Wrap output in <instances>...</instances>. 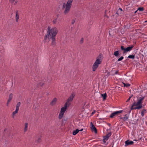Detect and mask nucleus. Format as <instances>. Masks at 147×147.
Instances as JSON below:
<instances>
[{
    "mask_svg": "<svg viewBox=\"0 0 147 147\" xmlns=\"http://www.w3.org/2000/svg\"><path fill=\"white\" fill-rule=\"evenodd\" d=\"M47 29V34L45 35L43 41L45 43L47 38L49 39H51V45L54 47L56 44L55 37L58 33L57 29L56 27L51 28V26H49Z\"/></svg>",
    "mask_w": 147,
    "mask_h": 147,
    "instance_id": "nucleus-1",
    "label": "nucleus"
},
{
    "mask_svg": "<svg viewBox=\"0 0 147 147\" xmlns=\"http://www.w3.org/2000/svg\"><path fill=\"white\" fill-rule=\"evenodd\" d=\"M73 0H68L66 4L63 3L62 6V9L65 8L64 13L65 15L67 14L69 12Z\"/></svg>",
    "mask_w": 147,
    "mask_h": 147,
    "instance_id": "nucleus-2",
    "label": "nucleus"
},
{
    "mask_svg": "<svg viewBox=\"0 0 147 147\" xmlns=\"http://www.w3.org/2000/svg\"><path fill=\"white\" fill-rule=\"evenodd\" d=\"M145 96H142V95H139L137 97V102L135 101L134 102H135L136 105L140 107V109L142 107L143 100L144 99Z\"/></svg>",
    "mask_w": 147,
    "mask_h": 147,
    "instance_id": "nucleus-3",
    "label": "nucleus"
},
{
    "mask_svg": "<svg viewBox=\"0 0 147 147\" xmlns=\"http://www.w3.org/2000/svg\"><path fill=\"white\" fill-rule=\"evenodd\" d=\"M101 58V55H100L96 58V60L93 64L92 67V71H95L98 67L100 64L101 63V61L100 59Z\"/></svg>",
    "mask_w": 147,
    "mask_h": 147,
    "instance_id": "nucleus-4",
    "label": "nucleus"
},
{
    "mask_svg": "<svg viewBox=\"0 0 147 147\" xmlns=\"http://www.w3.org/2000/svg\"><path fill=\"white\" fill-rule=\"evenodd\" d=\"M112 134L111 132H110L107 134L105 136L103 137V139L102 140V142L103 144H105L106 141L108 140L109 138L111 136Z\"/></svg>",
    "mask_w": 147,
    "mask_h": 147,
    "instance_id": "nucleus-5",
    "label": "nucleus"
},
{
    "mask_svg": "<svg viewBox=\"0 0 147 147\" xmlns=\"http://www.w3.org/2000/svg\"><path fill=\"white\" fill-rule=\"evenodd\" d=\"M75 96L74 94L72 93L69 97L68 98L65 104H66L68 105H69L70 104L71 102L73 100V98Z\"/></svg>",
    "mask_w": 147,
    "mask_h": 147,
    "instance_id": "nucleus-6",
    "label": "nucleus"
},
{
    "mask_svg": "<svg viewBox=\"0 0 147 147\" xmlns=\"http://www.w3.org/2000/svg\"><path fill=\"white\" fill-rule=\"evenodd\" d=\"M135 102H134L133 104L131 106V109L130 110L129 109L128 111L127 112L128 113H130L131 111L133 110V109H140V106H136V105Z\"/></svg>",
    "mask_w": 147,
    "mask_h": 147,
    "instance_id": "nucleus-7",
    "label": "nucleus"
},
{
    "mask_svg": "<svg viewBox=\"0 0 147 147\" xmlns=\"http://www.w3.org/2000/svg\"><path fill=\"white\" fill-rule=\"evenodd\" d=\"M123 111V110L115 111L111 114L109 117L111 118H113L114 116L118 115L119 114L122 113Z\"/></svg>",
    "mask_w": 147,
    "mask_h": 147,
    "instance_id": "nucleus-8",
    "label": "nucleus"
},
{
    "mask_svg": "<svg viewBox=\"0 0 147 147\" xmlns=\"http://www.w3.org/2000/svg\"><path fill=\"white\" fill-rule=\"evenodd\" d=\"M69 105L66 104H65L64 107L61 108V109L60 112L61 113H64L65 111H66L67 109V107Z\"/></svg>",
    "mask_w": 147,
    "mask_h": 147,
    "instance_id": "nucleus-9",
    "label": "nucleus"
},
{
    "mask_svg": "<svg viewBox=\"0 0 147 147\" xmlns=\"http://www.w3.org/2000/svg\"><path fill=\"white\" fill-rule=\"evenodd\" d=\"M134 46L133 45H131L130 46L127 47V48H125V53L129 51H131L134 47Z\"/></svg>",
    "mask_w": 147,
    "mask_h": 147,
    "instance_id": "nucleus-10",
    "label": "nucleus"
},
{
    "mask_svg": "<svg viewBox=\"0 0 147 147\" xmlns=\"http://www.w3.org/2000/svg\"><path fill=\"white\" fill-rule=\"evenodd\" d=\"M13 98V94L12 93H11L9 96V98H8V99L7 100V106H8L9 105V104L10 101Z\"/></svg>",
    "mask_w": 147,
    "mask_h": 147,
    "instance_id": "nucleus-11",
    "label": "nucleus"
},
{
    "mask_svg": "<svg viewBox=\"0 0 147 147\" xmlns=\"http://www.w3.org/2000/svg\"><path fill=\"white\" fill-rule=\"evenodd\" d=\"M91 129L92 130L95 132L96 133L97 129L94 126V125L92 123V122L91 123Z\"/></svg>",
    "mask_w": 147,
    "mask_h": 147,
    "instance_id": "nucleus-12",
    "label": "nucleus"
},
{
    "mask_svg": "<svg viewBox=\"0 0 147 147\" xmlns=\"http://www.w3.org/2000/svg\"><path fill=\"white\" fill-rule=\"evenodd\" d=\"M16 22H18L19 19V15L18 11L17 10L16 11Z\"/></svg>",
    "mask_w": 147,
    "mask_h": 147,
    "instance_id": "nucleus-13",
    "label": "nucleus"
},
{
    "mask_svg": "<svg viewBox=\"0 0 147 147\" xmlns=\"http://www.w3.org/2000/svg\"><path fill=\"white\" fill-rule=\"evenodd\" d=\"M134 143L133 141H129V140H127L125 142V146L128 145H131L133 144Z\"/></svg>",
    "mask_w": 147,
    "mask_h": 147,
    "instance_id": "nucleus-14",
    "label": "nucleus"
},
{
    "mask_svg": "<svg viewBox=\"0 0 147 147\" xmlns=\"http://www.w3.org/2000/svg\"><path fill=\"white\" fill-rule=\"evenodd\" d=\"M57 101V99L56 98H54L52 101L50 103V104L52 105H54L56 103Z\"/></svg>",
    "mask_w": 147,
    "mask_h": 147,
    "instance_id": "nucleus-15",
    "label": "nucleus"
},
{
    "mask_svg": "<svg viewBox=\"0 0 147 147\" xmlns=\"http://www.w3.org/2000/svg\"><path fill=\"white\" fill-rule=\"evenodd\" d=\"M146 109H143L142 110L141 112V115L142 117H143L144 115V113H146Z\"/></svg>",
    "mask_w": 147,
    "mask_h": 147,
    "instance_id": "nucleus-16",
    "label": "nucleus"
},
{
    "mask_svg": "<svg viewBox=\"0 0 147 147\" xmlns=\"http://www.w3.org/2000/svg\"><path fill=\"white\" fill-rule=\"evenodd\" d=\"M28 126V123H25V127L24 129V131L25 132L27 130V128Z\"/></svg>",
    "mask_w": 147,
    "mask_h": 147,
    "instance_id": "nucleus-17",
    "label": "nucleus"
},
{
    "mask_svg": "<svg viewBox=\"0 0 147 147\" xmlns=\"http://www.w3.org/2000/svg\"><path fill=\"white\" fill-rule=\"evenodd\" d=\"M119 117H120L119 119L122 120V121H125L127 120V118L125 117H121V116H120Z\"/></svg>",
    "mask_w": 147,
    "mask_h": 147,
    "instance_id": "nucleus-18",
    "label": "nucleus"
},
{
    "mask_svg": "<svg viewBox=\"0 0 147 147\" xmlns=\"http://www.w3.org/2000/svg\"><path fill=\"white\" fill-rule=\"evenodd\" d=\"M79 131V130L77 129L76 130H74L73 132V134L74 135H76Z\"/></svg>",
    "mask_w": 147,
    "mask_h": 147,
    "instance_id": "nucleus-19",
    "label": "nucleus"
},
{
    "mask_svg": "<svg viewBox=\"0 0 147 147\" xmlns=\"http://www.w3.org/2000/svg\"><path fill=\"white\" fill-rule=\"evenodd\" d=\"M18 111L19 110L16 109V110L13 112L12 115L13 118L14 117V115L18 113Z\"/></svg>",
    "mask_w": 147,
    "mask_h": 147,
    "instance_id": "nucleus-20",
    "label": "nucleus"
},
{
    "mask_svg": "<svg viewBox=\"0 0 147 147\" xmlns=\"http://www.w3.org/2000/svg\"><path fill=\"white\" fill-rule=\"evenodd\" d=\"M64 114V113H61V112H60L58 117L59 119H62L63 116Z\"/></svg>",
    "mask_w": 147,
    "mask_h": 147,
    "instance_id": "nucleus-21",
    "label": "nucleus"
},
{
    "mask_svg": "<svg viewBox=\"0 0 147 147\" xmlns=\"http://www.w3.org/2000/svg\"><path fill=\"white\" fill-rule=\"evenodd\" d=\"M41 141V137L39 138L35 142V143H39Z\"/></svg>",
    "mask_w": 147,
    "mask_h": 147,
    "instance_id": "nucleus-22",
    "label": "nucleus"
},
{
    "mask_svg": "<svg viewBox=\"0 0 147 147\" xmlns=\"http://www.w3.org/2000/svg\"><path fill=\"white\" fill-rule=\"evenodd\" d=\"M101 96L103 97V100H105L106 99V98L107 96V95L106 93L104 94H102Z\"/></svg>",
    "mask_w": 147,
    "mask_h": 147,
    "instance_id": "nucleus-23",
    "label": "nucleus"
},
{
    "mask_svg": "<svg viewBox=\"0 0 147 147\" xmlns=\"http://www.w3.org/2000/svg\"><path fill=\"white\" fill-rule=\"evenodd\" d=\"M21 103L20 102H18L16 105V109L19 110V107H20Z\"/></svg>",
    "mask_w": 147,
    "mask_h": 147,
    "instance_id": "nucleus-24",
    "label": "nucleus"
},
{
    "mask_svg": "<svg viewBox=\"0 0 147 147\" xmlns=\"http://www.w3.org/2000/svg\"><path fill=\"white\" fill-rule=\"evenodd\" d=\"M128 58L129 59H134L135 58V55H130L128 56Z\"/></svg>",
    "mask_w": 147,
    "mask_h": 147,
    "instance_id": "nucleus-25",
    "label": "nucleus"
},
{
    "mask_svg": "<svg viewBox=\"0 0 147 147\" xmlns=\"http://www.w3.org/2000/svg\"><path fill=\"white\" fill-rule=\"evenodd\" d=\"M119 55V51H115L113 53V55L116 57H117Z\"/></svg>",
    "mask_w": 147,
    "mask_h": 147,
    "instance_id": "nucleus-26",
    "label": "nucleus"
},
{
    "mask_svg": "<svg viewBox=\"0 0 147 147\" xmlns=\"http://www.w3.org/2000/svg\"><path fill=\"white\" fill-rule=\"evenodd\" d=\"M123 84L124 86V87H129L131 85L130 84H129V83H126L125 84V83H124L123 82Z\"/></svg>",
    "mask_w": 147,
    "mask_h": 147,
    "instance_id": "nucleus-27",
    "label": "nucleus"
},
{
    "mask_svg": "<svg viewBox=\"0 0 147 147\" xmlns=\"http://www.w3.org/2000/svg\"><path fill=\"white\" fill-rule=\"evenodd\" d=\"M121 50L123 51V54L125 53V48L123 46H121Z\"/></svg>",
    "mask_w": 147,
    "mask_h": 147,
    "instance_id": "nucleus-28",
    "label": "nucleus"
},
{
    "mask_svg": "<svg viewBox=\"0 0 147 147\" xmlns=\"http://www.w3.org/2000/svg\"><path fill=\"white\" fill-rule=\"evenodd\" d=\"M124 58V57L123 56H121L120 58L118 59L117 60V61H121L123 60Z\"/></svg>",
    "mask_w": 147,
    "mask_h": 147,
    "instance_id": "nucleus-29",
    "label": "nucleus"
},
{
    "mask_svg": "<svg viewBox=\"0 0 147 147\" xmlns=\"http://www.w3.org/2000/svg\"><path fill=\"white\" fill-rule=\"evenodd\" d=\"M57 18H56L53 20V22L54 24H56V23L57 22Z\"/></svg>",
    "mask_w": 147,
    "mask_h": 147,
    "instance_id": "nucleus-30",
    "label": "nucleus"
},
{
    "mask_svg": "<svg viewBox=\"0 0 147 147\" xmlns=\"http://www.w3.org/2000/svg\"><path fill=\"white\" fill-rule=\"evenodd\" d=\"M144 9L143 7H140L138 9V10L140 11H143Z\"/></svg>",
    "mask_w": 147,
    "mask_h": 147,
    "instance_id": "nucleus-31",
    "label": "nucleus"
},
{
    "mask_svg": "<svg viewBox=\"0 0 147 147\" xmlns=\"http://www.w3.org/2000/svg\"><path fill=\"white\" fill-rule=\"evenodd\" d=\"M119 70H117L115 72L114 75H117V74L119 75Z\"/></svg>",
    "mask_w": 147,
    "mask_h": 147,
    "instance_id": "nucleus-32",
    "label": "nucleus"
},
{
    "mask_svg": "<svg viewBox=\"0 0 147 147\" xmlns=\"http://www.w3.org/2000/svg\"><path fill=\"white\" fill-rule=\"evenodd\" d=\"M129 115H128L127 114H126L124 115V117H125L127 118V120L128 119V118H129Z\"/></svg>",
    "mask_w": 147,
    "mask_h": 147,
    "instance_id": "nucleus-33",
    "label": "nucleus"
},
{
    "mask_svg": "<svg viewBox=\"0 0 147 147\" xmlns=\"http://www.w3.org/2000/svg\"><path fill=\"white\" fill-rule=\"evenodd\" d=\"M141 139H142V138H139L138 140H137V139L134 140V141H139L141 140Z\"/></svg>",
    "mask_w": 147,
    "mask_h": 147,
    "instance_id": "nucleus-34",
    "label": "nucleus"
},
{
    "mask_svg": "<svg viewBox=\"0 0 147 147\" xmlns=\"http://www.w3.org/2000/svg\"><path fill=\"white\" fill-rule=\"evenodd\" d=\"M44 84V83L43 82H40L39 84V86H42Z\"/></svg>",
    "mask_w": 147,
    "mask_h": 147,
    "instance_id": "nucleus-35",
    "label": "nucleus"
},
{
    "mask_svg": "<svg viewBox=\"0 0 147 147\" xmlns=\"http://www.w3.org/2000/svg\"><path fill=\"white\" fill-rule=\"evenodd\" d=\"M15 0H9V2L12 4L14 3Z\"/></svg>",
    "mask_w": 147,
    "mask_h": 147,
    "instance_id": "nucleus-36",
    "label": "nucleus"
},
{
    "mask_svg": "<svg viewBox=\"0 0 147 147\" xmlns=\"http://www.w3.org/2000/svg\"><path fill=\"white\" fill-rule=\"evenodd\" d=\"M133 96V95H131L128 98V99L127 100V102L129 101L130 100V99L131 97H132Z\"/></svg>",
    "mask_w": 147,
    "mask_h": 147,
    "instance_id": "nucleus-37",
    "label": "nucleus"
},
{
    "mask_svg": "<svg viewBox=\"0 0 147 147\" xmlns=\"http://www.w3.org/2000/svg\"><path fill=\"white\" fill-rule=\"evenodd\" d=\"M83 40H84V39L83 38H82L81 39V40H80V43H82L83 42Z\"/></svg>",
    "mask_w": 147,
    "mask_h": 147,
    "instance_id": "nucleus-38",
    "label": "nucleus"
},
{
    "mask_svg": "<svg viewBox=\"0 0 147 147\" xmlns=\"http://www.w3.org/2000/svg\"><path fill=\"white\" fill-rule=\"evenodd\" d=\"M17 2H18V1H15V3H14L13 5H16V4L17 3Z\"/></svg>",
    "mask_w": 147,
    "mask_h": 147,
    "instance_id": "nucleus-39",
    "label": "nucleus"
},
{
    "mask_svg": "<svg viewBox=\"0 0 147 147\" xmlns=\"http://www.w3.org/2000/svg\"><path fill=\"white\" fill-rule=\"evenodd\" d=\"M95 111L94 110V111H93L92 113H91V114L92 115L94 114V113H95Z\"/></svg>",
    "mask_w": 147,
    "mask_h": 147,
    "instance_id": "nucleus-40",
    "label": "nucleus"
},
{
    "mask_svg": "<svg viewBox=\"0 0 147 147\" xmlns=\"http://www.w3.org/2000/svg\"><path fill=\"white\" fill-rule=\"evenodd\" d=\"M119 10H120V11H122V10L121 8H119L118 9V11Z\"/></svg>",
    "mask_w": 147,
    "mask_h": 147,
    "instance_id": "nucleus-41",
    "label": "nucleus"
},
{
    "mask_svg": "<svg viewBox=\"0 0 147 147\" xmlns=\"http://www.w3.org/2000/svg\"><path fill=\"white\" fill-rule=\"evenodd\" d=\"M75 20H73V21H72V22H71V23H72V24H74V22H75Z\"/></svg>",
    "mask_w": 147,
    "mask_h": 147,
    "instance_id": "nucleus-42",
    "label": "nucleus"
},
{
    "mask_svg": "<svg viewBox=\"0 0 147 147\" xmlns=\"http://www.w3.org/2000/svg\"><path fill=\"white\" fill-rule=\"evenodd\" d=\"M111 127H110V128L108 129H107V131H108V130H111Z\"/></svg>",
    "mask_w": 147,
    "mask_h": 147,
    "instance_id": "nucleus-43",
    "label": "nucleus"
},
{
    "mask_svg": "<svg viewBox=\"0 0 147 147\" xmlns=\"http://www.w3.org/2000/svg\"><path fill=\"white\" fill-rule=\"evenodd\" d=\"M107 125L109 126H111V124L109 123H108Z\"/></svg>",
    "mask_w": 147,
    "mask_h": 147,
    "instance_id": "nucleus-44",
    "label": "nucleus"
},
{
    "mask_svg": "<svg viewBox=\"0 0 147 147\" xmlns=\"http://www.w3.org/2000/svg\"><path fill=\"white\" fill-rule=\"evenodd\" d=\"M83 130V129H82L80 130H79V131H82V130Z\"/></svg>",
    "mask_w": 147,
    "mask_h": 147,
    "instance_id": "nucleus-45",
    "label": "nucleus"
},
{
    "mask_svg": "<svg viewBox=\"0 0 147 147\" xmlns=\"http://www.w3.org/2000/svg\"><path fill=\"white\" fill-rule=\"evenodd\" d=\"M100 120H102L103 119H102V118H100Z\"/></svg>",
    "mask_w": 147,
    "mask_h": 147,
    "instance_id": "nucleus-46",
    "label": "nucleus"
},
{
    "mask_svg": "<svg viewBox=\"0 0 147 147\" xmlns=\"http://www.w3.org/2000/svg\"><path fill=\"white\" fill-rule=\"evenodd\" d=\"M144 22H145V23L147 22V20L145 21Z\"/></svg>",
    "mask_w": 147,
    "mask_h": 147,
    "instance_id": "nucleus-47",
    "label": "nucleus"
},
{
    "mask_svg": "<svg viewBox=\"0 0 147 147\" xmlns=\"http://www.w3.org/2000/svg\"><path fill=\"white\" fill-rule=\"evenodd\" d=\"M114 144H113V145L112 146V147H113Z\"/></svg>",
    "mask_w": 147,
    "mask_h": 147,
    "instance_id": "nucleus-48",
    "label": "nucleus"
},
{
    "mask_svg": "<svg viewBox=\"0 0 147 147\" xmlns=\"http://www.w3.org/2000/svg\"><path fill=\"white\" fill-rule=\"evenodd\" d=\"M136 12H137V11H136L135 12V13H136Z\"/></svg>",
    "mask_w": 147,
    "mask_h": 147,
    "instance_id": "nucleus-49",
    "label": "nucleus"
},
{
    "mask_svg": "<svg viewBox=\"0 0 147 147\" xmlns=\"http://www.w3.org/2000/svg\"><path fill=\"white\" fill-rule=\"evenodd\" d=\"M108 144V143H107V144H106V145H107Z\"/></svg>",
    "mask_w": 147,
    "mask_h": 147,
    "instance_id": "nucleus-50",
    "label": "nucleus"
}]
</instances>
